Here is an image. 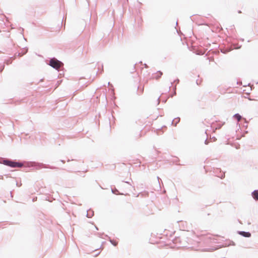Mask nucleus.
I'll return each mask as SVG.
<instances>
[{
	"label": "nucleus",
	"mask_w": 258,
	"mask_h": 258,
	"mask_svg": "<svg viewBox=\"0 0 258 258\" xmlns=\"http://www.w3.org/2000/svg\"><path fill=\"white\" fill-rule=\"evenodd\" d=\"M27 166H24V171H28L29 170H31L33 169L34 168H35L37 169H41L42 167L44 168H48L51 169H59V168L51 166L49 165H46L44 164L43 163H36V162H29L27 163Z\"/></svg>",
	"instance_id": "obj_1"
},
{
	"label": "nucleus",
	"mask_w": 258,
	"mask_h": 258,
	"mask_svg": "<svg viewBox=\"0 0 258 258\" xmlns=\"http://www.w3.org/2000/svg\"><path fill=\"white\" fill-rule=\"evenodd\" d=\"M189 239L185 236H175L172 240L173 243L178 247H189L187 240Z\"/></svg>",
	"instance_id": "obj_2"
},
{
	"label": "nucleus",
	"mask_w": 258,
	"mask_h": 258,
	"mask_svg": "<svg viewBox=\"0 0 258 258\" xmlns=\"http://www.w3.org/2000/svg\"><path fill=\"white\" fill-rule=\"evenodd\" d=\"M241 45H238L236 42L232 41L230 44L224 45L220 47V51L222 53L226 54L233 49H239Z\"/></svg>",
	"instance_id": "obj_3"
},
{
	"label": "nucleus",
	"mask_w": 258,
	"mask_h": 258,
	"mask_svg": "<svg viewBox=\"0 0 258 258\" xmlns=\"http://www.w3.org/2000/svg\"><path fill=\"white\" fill-rule=\"evenodd\" d=\"M46 63L58 72L60 71L59 69L63 64V63L61 61L58 60L54 57L50 58L48 60H46Z\"/></svg>",
	"instance_id": "obj_4"
},
{
	"label": "nucleus",
	"mask_w": 258,
	"mask_h": 258,
	"mask_svg": "<svg viewBox=\"0 0 258 258\" xmlns=\"http://www.w3.org/2000/svg\"><path fill=\"white\" fill-rule=\"evenodd\" d=\"M23 166V164L20 162L17 161L16 160H12L9 159L7 166L11 168H15L17 167H21Z\"/></svg>",
	"instance_id": "obj_5"
},
{
	"label": "nucleus",
	"mask_w": 258,
	"mask_h": 258,
	"mask_svg": "<svg viewBox=\"0 0 258 258\" xmlns=\"http://www.w3.org/2000/svg\"><path fill=\"white\" fill-rule=\"evenodd\" d=\"M214 173L215 174V176L223 179L225 177V172L222 171L219 168H216L214 170Z\"/></svg>",
	"instance_id": "obj_6"
},
{
	"label": "nucleus",
	"mask_w": 258,
	"mask_h": 258,
	"mask_svg": "<svg viewBox=\"0 0 258 258\" xmlns=\"http://www.w3.org/2000/svg\"><path fill=\"white\" fill-rule=\"evenodd\" d=\"M237 233L239 235H241V236H243V237H246V238L250 237L251 236V233L248 231H237Z\"/></svg>",
	"instance_id": "obj_7"
},
{
	"label": "nucleus",
	"mask_w": 258,
	"mask_h": 258,
	"mask_svg": "<svg viewBox=\"0 0 258 258\" xmlns=\"http://www.w3.org/2000/svg\"><path fill=\"white\" fill-rule=\"evenodd\" d=\"M163 73L161 71H158L156 73H153L152 75L153 79H159L162 76Z\"/></svg>",
	"instance_id": "obj_8"
},
{
	"label": "nucleus",
	"mask_w": 258,
	"mask_h": 258,
	"mask_svg": "<svg viewBox=\"0 0 258 258\" xmlns=\"http://www.w3.org/2000/svg\"><path fill=\"white\" fill-rule=\"evenodd\" d=\"M252 198L255 201H258V189L254 190L251 194Z\"/></svg>",
	"instance_id": "obj_9"
},
{
	"label": "nucleus",
	"mask_w": 258,
	"mask_h": 258,
	"mask_svg": "<svg viewBox=\"0 0 258 258\" xmlns=\"http://www.w3.org/2000/svg\"><path fill=\"white\" fill-rule=\"evenodd\" d=\"M207 239L209 240L211 242L218 244L221 243V242H219L217 238H215L213 236L207 237Z\"/></svg>",
	"instance_id": "obj_10"
},
{
	"label": "nucleus",
	"mask_w": 258,
	"mask_h": 258,
	"mask_svg": "<svg viewBox=\"0 0 258 258\" xmlns=\"http://www.w3.org/2000/svg\"><path fill=\"white\" fill-rule=\"evenodd\" d=\"M105 237L107 238V240L113 246H116L118 244V242L117 241L112 239L109 236H108V235H105Z\"/></svg>",
	"instance_id": "obj_11"
},
{
	"label": "nucleus",
	"mask_w": 258,
	"mask_h": 258,
	"mask_svg": "<svg viewBox=\"0 0 258 258\" xmlns=\"http://www.w3.org/2000/svg\"><path fill=\"white\" fill-rule=\"evenodd\" d=\"M180 118L179 117H176L172 120L171 122V125L176 126L177 124L180 122Z\"/></svg>",
	"instance_id": "obj_12"
},
{
	"label": "nucleus",
	"mask_w": 258,
	"mask_h": 258,
	"mask_svg": "<svg viewBox=\"0 0 258 258\" xmlns=\"http://www.w3.org/2000/svg\"><path fill=\"white\" fill-rule=\"evenodd\" d=\"M9 159L1 157L0 158V164H4L5 165L8 166V161Z\"/></svg>",
	"instance_id": "obj_13"
},
{
	"label": "nucleus",
	"mask_w": 258,
	"mask_h": 258,
	"mask_svg": "<svg viewBox=\"0 0 258 258\" xmlns=\"http://www.w3.org/2000/svg\"><path fill=\"white\" fill-rule=\"evenodd\" d=\"M94 216V211L91 209H89L87 211L86 217L88 218H91Z\"/></svg>",
	"instance_id": "obj_14"
},
{
	"label": "nucleus",
	"mask_w": 258,
	"mask_h": 258,
	"mask_svg": "<svg viewBox=\"0 0 258 258\" xmlns=\"http://www.w3.org/2000/svg\"><path fill=\"white\" fill-rule=\"evenodd\" d=\"M230 245L234 246V245H235V243L234 241H233L232 240H227L226 243H225L224 246H228Z\"/></svg>",
	"instance_id": "obj_15"
},
{
	"label": "nucleus",
	"mask_w": 258,
	"mask_h": 258,
	"mask_svg": "<svg viewBox=\"0 0 258 258\" xmlns=\"http://www.w3.org/2000/svg\"><path fill=\"white\" fill-rule=\"evenodd\" d=\"M242 117V116L238 113H235L233 115V118L237 121H239Z\"/></svg>",
	"instance_id": "obj_16"
},
{
	"label": "nucleus",
	"mask_w": 258,
	"mask_h": 258,
	"mask_svg": "<svg viewBox=\"0 0 258 258\" xmlns=\"http://www.w3.org/2000/svg\"><path fill=\"white\" fill-rule=\"evenodd\" d=\"M111 192L113 194L116 195H123V194L120 193L119 190L116 189L115 187L114 188H111Z\"/></svg>",
	"instance_id": "obj_17"
},
{
	"label": "nucleus",
	"mask_w": 258,
	"mask_h": 258,
	"mask_svg": "<svg viewBox=\"0 0 258 258\" xmlns=\"http://www.w3.org/2000/svg\"><path fill=\"white\" fill-rule=\"evenodd\" d=\"M225 123V122H220L219 121H218L217 122V123L216 124V130H219L220 129L222 126Z\"/></svg>",
	"instance_id": "obj_18"
},
{
	"label": "nucleus",
	"mask_w": 258,
	"mask_h": 258,
	"mask_svg": "<svg viewBox=\"0 0 258 258\" xmlns=\"http://www.w3.org/2000/svg\"><path fill=\"white\" fill-rule=\"evenodd\" d=\"M149 195V192L148 191H143V192H140L137 197H139V196H141L142 197H148Z\"/></svg>",
	"instance_id": "obj_19"
},
{
	"label": "nucleus",
	"mask_w": 258,
	"mask_h": 258,
	"mask_svg": "<svg viewBox=\"0 0 258 258\" xmlns=\"http://www.w3.org/2000/svg\"><path fill=\"white\" fill-rule=\"evenodd\" d=\"M28 51V48L25 47L23 48V50L21 51V53L19 52L18 55V56H23V55L25 54Z\"/></svg>",
	"instance_id": "obj_20"
},
{
	"label": "nucleus",
	"mask_w": 258,
	"mask_h": 258,
	"mask_svg": "<svg viewBox=\"0 0 258 258\" xmlns=\"http://www.w3.org/2000/svg\"><path fill=\"white\" fill-rule=\"evenodd\" d=\"M143 91H144V88H142V89H141L140 90V87L139 86L138 87L137 94L139 95H141L143 93Z\"/></svg>",
	"instance_id": "obj_21"
},
{
	"label": "nucleus",
	"mask_w": 258,
	"mask_h": 258,
	"mask_svg": "<svg viewBox=\"0 0 258 258\" xmlns=\"http://www.w3.org/2000/svg\"><path fill=\"white\" fill-rule=\"evenodd\" d=\"M101 70L100 71L99 68H98V70L96 72V75H97V74H98V72L99 71H100V74H102L104 70H103V63L101 64Z\"/></svg>",
	"instance_id": "obj_22"
},
{
	"label": "nucleus",
	"mask_w": 258,
	"mask_h": 258,
	"mask_svg": "<svg viewBox=\"0 0 258 258\" xmlns=\"http://www.w3.org/2000/svg\"><path fill=\"white\" fill-rule=\"evenodd\" d=\"M176 86H175L173 87V91L172 92V94H171V97H172L173 96L176 95Z\"/></svg>",
	"instance_id": "obj_23"
},
{
	"label": "nucleus",
	"mask_w": 258,
	"mask_h": 258,
	"mask_svg": "<svg viewBox=\"0 0 258 258\" xmlns=\"http://www.w3.org/2000/svg\"><path fill=\"white\" fill-rule=\"evenodd\" d=\"M179 161V159L178 157H176L175 159L173 161V163L176 165H179L180 164L178 163Z\"/></svg>",
	"instance_id": "obj_24"
},
{
	"label": "nucleus",
	"mask_w": 258,
	"mask_h": 258,
	"mask_svg": "<svg viewBox=\"0 0 258 258\" xmlns=\"http://www.w3.org/2000/svg\"><path fill=\"white\" fill-rule=\"evenodd\" d=\"M97 235L98 237H100V238H103V237L102 236L103 235H104L105 236V235L104 233H97Z\"/></svg>",
	"instance_id": "obj_25"
},
{
	"label": "nucleus",
	"mask_w": 258,
	"mask_h": 258,
	"mask_svg": "<svg viewBox=\"0 0 258 258\" xmlns=\"http://www.w3.org/2000/svg\"><path fill=\"white\" fill-rule=\"evenodd\" d=\"M4 68H5V64H3L1 66V67L0 68V73L3 71Z\"/></svg>",
	"instance_id": "obj_26"
},
{
	"label": "nucleus",
	"mask_w": 258,
	"mask_h": 258,
	"mask_svg": "<svg viewBox=\"0 0 258 258\" xmlns=\"http://www.w3.org/2000/svg\"><path fill=\"white\" fill-rule=\"evenodd\" d=\"M61 80H59L57 82V83L56 84V87H57L61 84Z\"/></svg>",
	"instance_id": "obj_27"
},
{
	"label": "nucleus",
	"mask_w": 258,
	"mask_h": 258,
	"mask_svg": "<svg viewBox=\"0 0 258 258\" xmlns=\"http://www.w3.org/2000/svg\"><path fill=\"white\" fill-rule=\"evenodd\" d=\"M174 83H176V85L178 84L179 82V80L178 79H175L174 81H173Z\"/></svg>",
	"instance_id": "obj_28"
},
{
	"label": "nucleus",
	"mask_w": 258,
	"mask_h": 258,
	"mask_svg": "<svg viewBox=\"0 0 258 258\" xmlns=\"http://www.w3.org/2000/svg\"><path fill=\"white\" fill-rule=\"evenodd\" d=\"M237 84L241 85L242 84V81L240 80L237 81Z\"/></svg>",
	"instance_id": "obj_29"
},
{
	"label": "nucleus",
	"mask_w": 258,
	"mask_h": 258,
	"mask_svg": "<svg viewBox=\"0 0 258 258\" xmlns=\"http://www.w3.org/2000/svg\"><path fill=\"white\" fill-rule=\"evenodd\" d=\"M209 142L208 141L207 139L205 140L204 143L205 145H208Z\"/></svg>",
	"instance_id": "obj_30"
},
{
	"label": "nucleus",
	"mask_w": 258,
	"mask_h": 258,
	"mask_svg": "<svg viewBox=\"0 0 258 258\" xmlns=\"http://www.w3.org/2000/svg\"><path fill=\"white\" fill-rule=\"evenodd\" d=\"M201 81L199 82V80H197L196 81V84H197L198 85H200V84H201Z\"/></svg>",
	"instance_id": "obj_31"
},
{
	"label": "nucleus",
	"mask_w": 258,
	"mask_h": 258,
	"mask_svg": "<svg viewBox=\"0 0 258 258\" xmlns=\"http://www.w3.org/2000/svg\"><path fill=\"white\" fill-rule=\"evenodd\" d=\"M170 84H171V85L169 87L168 92H169V91H170V88H171V87L172 86V85H173V83L171 82V83H170Z\"/></svg>",
	"instance_id": "obj_32"
},
{
	"label": "nucleus",
	"mask_w": 258,
	"mask_h": 258,
	"mask_svg": "<svg viewBox=\"0 0 258 258\" xmlns=\"http://www.w3.org/2000/svg\"><path fill=\"white\" fill-rule=\"evenodd\" d=\"M144 66L145 68H149V66L146 63H144Z\"/></svg>",
	"instance_id": "obj_33"
},
{
	"label": "nucleus",
	"mask_w": 258,
	"mask_h": 258,
	"mask_svg": "<svg viewBox=\"0 0 258 258\" xmlns=\"http://www.w3.org/2000/svg\"><path fill=\"white\" fill-rule=\"evenodd\" d=\"M204 251H209V248H205Z\"/></svg>",
	"instance_id": "obj_34"
},
{
	"label": "nucleus",
	"mask_w": 258,
	"mask_h": 258,
	"mask_svg": "<svg viewBox=\"0 0 258 258\" xmlns=\"http://www.w3.org/2000/svg\"><path fill=\"white\" fill-rule=\"evenodd\" d=\"M60 161L61 162H62V163H65V160H60Z\"/></svg>",
	"instance_id": "obj_35"
},
{
	"label": "nucleus",
	"mask_w": 258,
	"mask_h": 258,
	"mask_svg": "<svg viewBox=\"0 0 258 258\" xmlns=\"http://www.w3.org/2000/svg\"><path fill=\"white\" fill-rule=\"evenodd\" d=\"M43 80H44V79H43V78L41 79L40 80V81H39V83L43 82Z\"/></svg>",
	"instance_id": "obj_36"
},
{
	"label": "nucleus",
	"mask_w": 258,
	"mask_h": 258,
	"mask_svg": "<svg viewBox=\"0 0 258 258\" xmlns=\"http://www.w3.org/2000/svg\"><path fill=\"white\" fill-rule=\"evenodd\" d=\"M36 199H37V198H36H36H33V200H32L33 202L35 201L36 200Z\"/></svg>",
	"instance_id": "obj_37"
},
{
	"label": "nucleus",
	"mask_w": 258,
	"mask_h": 258,
	"mask_svg": "<svg viewBox=\"0 0 258 258\" xmlns=\"http://www.w3.org/2000/svg\"><path fill=\"white\" fill-rule=\"evenodd\" d=\"M108 86L110 85L112 87H113L112 85L109 82L108 83Z\"/></svg>",
	"instance_id": "obj_38"
},
{
	"label": "nucleus",
	"mask_w": 258,
	"mask_h": 258,
	"mask_svg": "<svg viewBox=\"0 0 258 258\" xmlns=\"http://www.w3.org/2000/svg\"><path fill=\"white\" fill-rule=\"evenodd\" d=\"M217 248H212V251H214V250H216Z\"/></svg>",
	"instance_id": "obj_39"
},
{
	"label": "nucleus",
	"mask_w": 258,
	"mask_h": 258,
	"mask_svg": "<svg viewBox=\"0 0 258 258\" xmlns=\"http://www.w3.org/2000/svg\"><path fill=\"white\" fill-rule=\"evenodd\" d=\"M73 160H74V159H72V160H71V161H73ZM70 161H71V160H70V159H68V160H67V161H68V162H70Z\"/></svg>",
	"instance_id": "obj_40"
},
{
	"label": "nucleus",
	"mask_w": 258,
	"mask_h": 258,
	"mask_svg": "<svg viewBox=\"0 0 258 258\" xmlns=\"http://www.w3.org/2000/svg\"><path fill=\"white\" fill-rule=\"evenodd\" d=\"M95 229H96L97 230H99V229H98V227H97V226H96V225H95Z\"/></svg>",
	"instance_id": "obj_41"
},
{
	"label": "nucleus",
	"mask_w": 258,
	"mask_h": 258,
	"mask_svg": "<svg viewBox=\"0 0 258 258\" xmlns=\"http://www.w3.org/2000/svg\"><path fill=\"white\" fill-rule=\"evenodd\" d=\"M238 222H239V223H240V224H242V222L241 221V220H239V219H238Z\"/></svg>",
	"instance_id": "obj_42"
},
{
	"label": "nucleus",
	"mask_w": 258,
	"mask_h": 258,
	"mask_svg": "<svg viewBox=\"0 0 258 258\" xmlns=\"http://www.w3.org/2000/svg\"><path fill=\"white\" fill-rule=\"evenodd\" d=\"M238 13L240 14V13H241V11L240 10H238L237 11Z\"/></svg>",
	"instance_id": "obj_43"
},
{
	"label": "nucleus",
	"mask_w": 258,
	"mask_h": 258,
	"mask_svg": "<svg viewBox=\"0 0 258 258\" xmlns=\"http://www.w3.org/2000/svg\"><path fill=\"white\" fill-rule=\"evenodd\" d=\"M10 194H11V197H13L12 191L10 192Z\"/></svg>",
	"instance_id": "obj_44"
},
{
	"label": "nucleus",
	"mask_w": 258,
	"mask_h": 258,
	"mask_svg": "<svg viewBox=\"0 0 258 258\" xmlns=\"http://www.w3.org/2000/svg\"><path fill=\"white\" fill-rule=\"evenodd\" d=\"M166 101H167V99L164 100H163V102H164V103H166Z\"/></svg>",
	"instance_id": "obj_45"
},
{
	"label": "nucleus",
	"mask_w": 258,
	"mask_h": 258,
	"mask_svg": "<svg viewBox=\"0 0 258 258\" xmlns=\"http://www.w3.org/2000/svg\"><path fill=\"white\" fill-rule=\"evenodd\" d=\"M159 99H160V97H159L157 99V101L159 102Z\"/></svg>",
	"instance_id": "obj_46"
},
{
	"label": "nucleus",
	"mask_w": 258,
	"mask_h": 258,
	"mask_svg": "<svg viewBox=\"0 0 258 258\" xmlns=\"http://www.w3.org/2000/svg\"><path fill=\"white\" fill-rule=\"evenodd\" d=\"M99 253H100V252H98L97 254H96L95 256H97L98 255H99Z\"/></svg>",
	"instance_id": "obj_47"
},
{
	"label": "nucleus",
	"mask_w": 258,
	"mask_h": 258,
	"mask_svg": "<svg viewBox=\"0 0 258 258\" xmlns=\"http://www.w3.org/2000/svg\"><path fill=\"white\" fill-rule=\"evenodd\" d=\"M209 16H210V14H208L207 16H206V18H208V17H209Z\"/></svg>",
	"instance_id": "obj_48"
},
{
	"label": "nucleus",
	"mask_w": 258,
	"mask_h": 258,
	"mask_svg": "<svg viewBox=\"0 0 258 258\" xmlns=\"http://www.w3.org/2000/svg\"><path fill=\"white\" fill-rule=\"evenodd\" d=\"M209 16H210V14H208L207 16H206V18H208V17H209Z\"/></svg>",
	"instance_id": "obj_49"
},
{
	"label": "nucleus",
	"mask_w": 258,
	"mask_h": 258,
	"mask_svg": "<svg viewBox=\"0 0 258 258\" xmlns=\"http://www.w3.org/2000/svg\"><path fill=\"white\" fill-rule=\"evenodd\" d=\"M209 16H210V14H208L207 16H206V18H208V17H209Z\"/></svg>",
	"instance_id": "obj_50"
},
{
	"label": "nucleus",
	"mask_w": 258,
	"mask_h": 258,
	"mask_svg": "<svg viewBox=\"0 0 258 258\" xmlns=\"http://www.w3.org/2000/svg\"><path fill=\"white\" fill-rule=\"evenodd\" d=\"M213 139H214V140H216V139L215 138V137H213Z\"/></svg>",
	"instance_id": "obj_51"
},
{
	"label": "nucleus",
	"mask_w": 258,
	"mask_h": 258,
	"mask_svg": "<svg viewBox=\"0 0 258 258\" xmlns=\"http://www.w3.org/2000/svg\"><path fill=\"white\" fill-rule=\"evenodd\" d=\"M157 178H158V181L159 182V179L160 178H159V177L158 176L157 177Z\"/></svg>",
	"instance_id": "obj_52"
},
{
	"label": "nucleus",
	"mask_w": 258,
	"mask_h": 258,
	"mask_svg": "<svg viewBox=\"0 0 258 258\" xmlns=\"http://www.w3.org/2000/svg\"><path fill=\"white\" fill-rule=\"evenodd\" d=\"M126 183H128V184H130V182L128 181H126L125 182Z\"/></svg>",
	"instance_id": "obj_53"
},
{
	"label": "nucleus",
	"mask_w": 258,
	"mask_h": 258,
	"mask_svg": "<svg viewBox=\"0 0 258 258\" xmlns=\"http://www.w3.org/2000/svg\"><path fill=\"white\" fill-rule=\"evenodd\" d=\"M16 184H17V186H20V185H18V182H16Z\"/></svg>",
	"instance_id": "obj_54"
},
{
	"label": "nucleus",
	"mask_w": 258,
	"mask_h": 258,
	"mask_svg": "<svg viewBox=\"0 0 258 258\" xmlns=\"http://www.w3.org/2000/svg\"><path fill=\"white\" fill-rule=\"evenodd\" d=\"M105 243V241L103 242H102V245L103 244H104Z\"/></svg>",
	"instance_id": "obj_55"
},
{
	"label": "nucleus",
	"mask_w": 258,
	"mask_h": 258,
	"mask_svg": "<svg viewBox=\"0 0 258 258\" xmlns=\"http://www.w3.org/2000/svg\"><path fill=\"white\" fill-rule=\"evenodd\" d=\"M241 40L243 41H244V39H241Z\"/></svg>",
	"instance_id": "obj_56"
},
{
	"label": "nucleus",
	"mask_w": 258,
	"mask_h": 258,
	"mask_svg": "<svg viewBox=\"0 0 258 258\" xmlns=\"http://www.w3.org/2000/svg\"><path fill=\"white\" fill-rule=\"evenodd\" d=\"M162 127H165L166 128V126L165 125H164Z\"/></svg>",
	"instance_id": "obj_57"
},
{
	"label": "nucleus",
	"mask_w": 258,
	"mask_h": 258,
	"mask_svg": "<svg viewBox=\"0 0 258 258\" xmlns=\"http://www.w3.org/2000/svg\"><path fill=\"white\" fill-rule=\"evenodd\" d=\"M62 23H63V20L61 21V24H62Z\"/></svg>",
	"instance_id": "obj_58"
},
{
	"label": "nucleus",
	"mask_w": 258,
	"mask_h": 258,
	"mask_svg": "<svg viewBox=\"0 0 258 258\" xmlns=\"http://www.w3.org/2000/svg\"><path fill=\"white\" fill-rule=\"evenodd\" d=\"M215 236H217V237H219V235H215Z\"/></svg>",
	"instance_id": "obj_59"
}]
</instances>
